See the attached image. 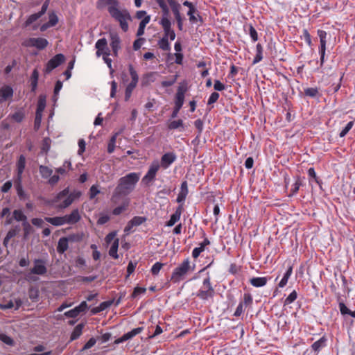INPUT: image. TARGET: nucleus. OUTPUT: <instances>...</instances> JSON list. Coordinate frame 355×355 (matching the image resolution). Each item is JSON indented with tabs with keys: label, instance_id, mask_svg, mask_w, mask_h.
<instances>
[{
	"label": "nucleus",
	"instance_id": "1",
	"mask_svg": "<svg viewBox=\"0 0 355 355\" xmlns=\"http://www.w3.org/2000/svg\"><path fill=\"white\" fill-rule=\"evenodd\" d=\"M139 178V173L133 172L119 178L113 192L112 201L116 203L121 197L129 195L135 189Z\"/></svg>",
	"mask_w": 355,
	"mask_h": 355
},
{
	"label": "nucleus",
	"instance_id": "2",
	"mask_svg": "<svg viewBox=\"0 0 355 355\" xmlns=\"http://www.w3.org/2000/svg\"><path fill=\"white\" fill-rule=\"evenodd\" d=\"M107 11L110 16L117 22L119 23L121 28L126 32L128 30V21H131L132 17L126 9H119V6L117 8H107Z\"/></svg>",
	"mask_w": 355,
	"mask_h": 355
},
{
	"label": "nucleus",
	"instance_id": "3",
	"mask_svg": "<svg viewBox=\"0 0 355 355\" xmlns=\"http://www.w3.org/2000/svg\"><path fill=\"white\" fill-rule=\"evenodd\" d=\"M195 269V265L193 266L190 265L189 259L187 258L184 260V261L180 264L177 268H175L172 273L171 279L174 282H178L180 280L183 279L184 277L189 272L193 271Z\"/></svg>",
	"mask_w": 355,
	"mask_h": 355
},
{
	"label": "nucleus",
	"instance_id": "4",
	"mask_svg": "<svg viewBox=\"0 0 355 355\" xmlns=\"http://www.w3.org/2000/svg\"><path fill=\"white\" fill-rule=\"evenodd\" d=\"M128 70L132 80L131 82L127 85L125 90V101H129L130 98L131 97L132 91L136 87L139 80L137 72L136 71V70L135 69L132 64H129Z\"/></svg>",
	"mask_w": 355,
	"mask_h": 355
},
{
	"label": "nucleus",
	"instance_id": "5",
	"mask_svg": "<svg viewBox=\"0 0 355 355\" xmlns=\"http://www.w3.org/2000/svg\"><path fill=\"white\" fill-rule=\"evenodd\" d=\"M48 44V40L42 37H30L24 40L21 43L24 47H35L38 50L44 49Z\"/></svg>",
	"mask_w": 355,
	"mask_h": 355
},
{
	"label": "nucleus",
	"instance_id": "6",
	"mask_svg": "<svg viewBox=\"0 0 355 355\" xmlns=\"http://www.w3.org/2000/svg\"><path fill=\"white\" fill-rule=\"evenodd\" d=\"M159 167L160 165L157 162L152 163V164L148 168V172L142 178V183L144 184L145 185L148 186L151 182L154 181L156 177V174L159 169Z\"/></svg>",
	"mask_w": 355,
	"mask_h": 355
},
{
	"label": "nucleus",
	"instance_id": "7",
	"mask_svg": "<svg viewBox=\"0 0 355 355\" xmlns=\"http://www.w3.org/2000/svg\"><path fill=\"white\" fill-rule=\"evenodd\" d=\"M49 1L50 0H46L42 6L40 11L37 13L31 15L28 17L26 21L24 22L23 26L25 28L29 26L33 22L36 21L38 19H40L42 15H44L48 9Z\"/></svg>",
	"mask_w": 355,
	"mask_h": 355
},
{
	"label": "nucleus",
	"instance_id": "8",
	"mask_svg": "<svg viewBox=\"0 0 355 355\" xmlns=\"http://www.w3.org/2000/svg\"><path fill=\"white\" fill-rule=\"evenodd\" d=\"M64 56L62 53H59L53 56L51 59H50L46 63L44 72L46 73H49L53 69H55L58 66H60L62 63L64 62Z\"/></svg>",
	"mask_w": 355,
	"mask_h": 355
},
{
	"label": "nucleus",
	"instance_id": "9",
	"mask_svg": "<svg viewBox=\"0 0 355 355\" xmlns=\"http://www.w3.org/2000/svg\"><path fill=\"white\" fill-rule=\"evenodd\" d=\"M318 35L320 37V45L319 47V53L320 55V67H322L324 64V56H325V51H326L327 33L324 31L318 30Z\"/></svg>",
	"mask_w": 355,
	"mask_h": 355
},
{
	"label": "nucleus",
	"instance_id": "10",
	"mask_svg": "<svg viewBox=\"0 0 355 355\" xmlns=\"http://www.w3.org/2000/svg\"><path fill=\"white\" fill-rule=\"evenodd\" d=\"M110 46L112 47L113 55H118V51L121 49V39L119 35L115 32L110 33Z\"/></svg>",
	"mask_w": 355,
	"mask_h": 355
},
{
	"label": "nucleus",
	"instance_id": "11",
	"mask_svg": "<svg viewBox=\"0 0 355 355\" xmlns=\"http://www.w3.org/2000/svg\"><path fill=\"white\" fill-rule=\"evenodd\" d=\"M88 309L87 304L85 301L82 302L78 306L64 313V315L67 318H76L80 313L85 311Z\"/></svg>",
	"mask_w": 355,
	"mask_h": 355
},
{
	"label": "nucleus",
	"instance_id": "12",
	"mask_svg": "<svg viewBox=\"0 0 355 355\" xmlns=\"http://www.w3.org/2000/svg\"><path fill=\"white\" fill-rule=\"evenodd\" d=\"M34 267L31 268V272L35 275H44L47 269L45 266V262L42 259H35Z\"/></svg>",
	"mask_w": 355,
	"mask_h": 355
},
{
	"label": "nucleus",
	"instance_id": "13",
	"mask_svg": "<svg viewBox=\"0 0 355 355\" xmlns=\"http://www.w3.org/2000/svg\"><path fill=\"white\" fill-rule=\"evenodd\" d=\"M176 158L177 156L173 152L166 153L161 157L160 166L166 169L175 161Z\"/></svg>",
	"mask_w": 355,
	"mask_h": 355
},
{
	"label": "nucleus",
	"instance_id": "14",
	"mask_svg": "<svg viewBox=\"0 0 355 355\" xmlns=\"http://www.w3.org/2000/svg\"><path fill=\"white\" fill-rule=\"evenodd\" d=\"M187 89V86L184 85H180L178 87L175 99V105L176 107H182L184 101V94Z\"/></svg>",
	"mask_w": 355,
	"mask_h": 355
},
{
	"label": "nucleus",
	"instance_id": "15",
	"mask_svg": "<svg viewBox=\"0 0 355 355\" xmlns=\"http://www.w3.org/2000/svg\"><path fill=\"white\" fill-rule=\"evenodd\" d=\"M13 96V89L9 85H4L0 88V103L5 102Z\"/></svg>",
	"mask_w": 355,
	"mask_h": 355
},
{
	"label": "nucleus",
	"instance_id": "16",
	"mask_svg": "<svg viewBox=\"0 0 355 355\" xmlns=\"http://www.w3.org/2000/svg\"><path fill=\"white\" fill-rule=\"evenodd\" d=\"M66 224H76L80 220V216L78 209H73L70 214L64 216Z\"/></svg>",
	"mask_w": 355,
	"mask_h": 355
},
{
	"label": "nucleus",
	"instance_id": "17",
	"mask_svg": "<svg viewBox=\"0 0 355 355\" xmlns=\"http://www.w3.org/2000/svg\"><path fill=\"white\" fill-rule=\"evenodd\" d=\"M107 6V8H117L119 6V2L117 0H98L96 1V8L98 10H102Z\"/></svg>",
	"mask_w": 355,
	"mask_h": 355
},
{
	"label": "nucleus",
	"instance_id": "18",
	"mask_svg": "<svg viewBox=\"0 0 355 355\" xmlns=\"http://www.w3.org/2000/svg\"><path fill=\"white\" fill-rule=\"evenodd\" d=\"M17 175L15 178H22V174L26 167V157L24 155H21L17 162Z\"/></svg>",
	"mask_w": 355,
	"mask_h": 355
},
{
	"label": "nucleus",
	"instance_id": "19",
	"mask_svg": "<svg viewBox=\"0 0 355 355\" xmlns=\"http://www.w3.org/2000/svg\"><path fill=\"white\" fill-rule=\"evenodd\" d=\"M14 184L19 198L21 200H25L26 198V194L23 189L22 178H15Z\"/></svg>",
	"mask_w": 355,
	"mask_h": 355
},
{
	"label": "nucleus",
	"instance_id": "20",
	"mask_svg": "<svg viewBox=\"0 0 355 355\" xmlns=\"http://www.w3.org/2000/svg\"><path fill=\"white\" fill-rule=\"evenodd\" d=\"M182 207L180 205L175 210V211L171 216V218L166 223V225L168 227H172L175 225L176 222H178L182 214Z\"/></svg>",
	"mask_w": 355,
	"mask_h": 355
},
{
	"label": "nucleus",
	"instance_id": "21",
	"mask_svg": "<svg viewBox=\"0 0 355 355\" xmlns=\"http://www.w3.org/2000/svg\"><path fill=\"white\" fill-rule=\"evenodd\" d=\"M214 289L213 287H210L209 289L205 288V290L200 289L197 293V296L201 300H207L209 298H211L214 295Z\"/></svg>",
	"mask_w": 355,
	"mask_h": 355
},
{
	"label": "nucleus",
	"instance_id": "22",
	"mask_svg": "<svg viewBox=\"0 0 355 355\" xmlns=\"http://www.w3.org/2000/svg\"><path fill=\"white\" fill-rule=\"evenodd\" d=\"M25 117V112L21 108L12 114L8 115V118L11 119L17 123H21Z\"/></svg>",
	"mask_w": 355,
	"mask_h": 355
},
{
	"label": "nucleus",
	"instance_id": "23",
	"mask_svg": "<svg viewBox=\"0 0 355 355\" xmlns=\"http://www.w3.org/2000/svg\"><path fill=\"white\" fill-rule=\"evenodd\" d=\"M327 338L325 336H322L318 340L314 342L312 345L311 348L315 352L318 353L322 348H324L326 346L327 343Z\"/></svg>",
	"mask_w": 355,
	"mask_h": 355
},
{
	"label": "nucleus",
	"instance_id": "24",
	"mask_svg": "<svg viewBox=\"0 0 355 355\" xmlns=\"http://www.w3.org/2000/svg\"><path fill=\"white\" fill-rule=\"evenodd\" d=\"M44 220L54 226H60L66 224L64 216L45 217Z\"/></svg>",
	"mask_w": 355,
	"mask_h": 355
},
{
	"label": "nucleus",
	"instance_id": "25",
	"mask_svg": "<svg viewBox=\"0 0 355 355\" xmlns=\"http://www.w3.org/2000/svg\"><path fill=\"white\" fill-rule=\"evenodd\" d=\"M159 24L162 25L164 30V38H168V35L173 31L171 28V22L170 19L160 20Z\"/></svg>",
	"mask_w": 355,
	"mask_h": 355
},
{
	"label": "nucleus",
	"instance_id": "26",
	"mask_svg": "<svg viewBox=\"0 0 355 355\" xmlns=\"http://www.w3.org/2000/svg\"><path fill=\"white\" fill-rule=\"evenodd\" d=\"M84 327V323H80L74 328L71 334L70 341L75 340L81 336Z\"/></svg>",
	"mask_w": 355,
	"mask_h": 355
},
{
	"label": "nucleus",
	"instance_id": "27",
	"mask_svg": "<svg viewBox=\"0 0 355 355\" xmlns=\"http://www.w3.org/2000/svg\"><path fill=\"white\" fill-rule=\"evenodd\" d=\"M67 238H60L58 243L57 252L60 254H63L69 248Z\"/></svg>",
	"mask_w": 355,
	"mask_h": 355
},
{
	"label": "nucleus",
	"instance_id": "28",
	"mask_svg": "<svg viewBox=\"0 0 355 355\" xmlns=\"http://www.w3.org/2000/svg\"><path fill=\"white\" fill-rule=\"evenodd\" d=\"M150 20V16H146L139 23V28L137 32V36L140 37L144 34V30L146 26L149 23Z\"/></svg>",
	"mask_w": 355,
	"mask_h": 355
},
{
	"label": "nucleus",
	"instance_id": "29",
	"mask_svg": "<svg viewBox=\"0 0 355 355\" xmlns=\"http://www.w3.org/2000/svg\"><path fill=\"white\" fill-rule=\"evenodd\" d=\"M268 278L266 277H253L250 279V284L254 287H262L266 284Z\"/></svg>",
	"mask_w": 355,
	"mask_h": 355
},
{
	"label": "nucleus",
	"instance_id": "30",
	"mask_svg": "<svg viewBox=\"0 0 355 355\" xmlns=\"http://www.w3.org/2000/svg\"><path fill=\"white\" fill-rule=\"evenodd\" d=\"M106 44V39L105 38H101L97 40L95 44V47L97 49L96 51V55L98 57H100L101 55H103V48L105 47Z\"/></svg>",
	"mask_w": 355,
	"mask_h": 355
},
{
	"label": "nucleus",
	"instance_id": "31",
	"mask_svg": "<svg viewBox=\"0 0 355 355\" xmlns=\"http://www.w3.org/2000/svg\"><path fill=\"white\" fill-rule=\"evenodd\" d=\"M46 107V96L40 95L38 98L36 113L42 114Z\"/></svg>",
	"mask_w": 355,
	"mask_h": 355
},
{
	"label": "nucleus",
	"instance_id": "32",
	"mask_svg": "<svg viewBox=\"0 0 355 355\" xmlns=\"http://www.w3.org/2000/svg\"><path fill=\"white\" fill-rule=\"evenodd\" d=\"M119 243V239H114L112 244V246L109 250L110 256H111L114 259H118V257H119L118 254H117Z\"/></svg>",
	"mask_w": 355,
	"mask_h": 355
},
{
	"label": "nucleus",
	"instance_id": "33",
	"mask_svg": "<svg viewBox=\"0 0 355 355\" xmlns=\"http://www.w3.org/2000/svg\"><path fill=\"white\" fill-rule=\"evenodd\" d=\"M292 272H293V268H292V266H289V268L287 269V270L284 273L283 278L279 282V285H278L279 287L283 288L286 285L288 280L290 278Z\"/></svg>",
	"mask_w": 355,
	"mask_h": 355
},
{
	"label": "nucleus",
	"instance_id": "34",
	"mask_svg": "<svg viewBox=\"0 0 355 355\" xmlns=\"http://www.w3.org/2000/svg\"><path fill=\"white\" fill-rule=\"evenodd\" d=\"M191 15L193 16V18L191 17V15H188L189 17V21L191 24H195L198 21H199L200 23L203 22V19L196 8H193V11L192 12Z\"/></svg>",
	"mask_w": 355,
	"mask_h": 355
},
{
	"label": "nucleus",
	"instance_id": "35",
	"mask_svg": "<svg viewBox=\"0 0 355 355\" xmlns=\"http://www.w3.org/2000/svg\"><path fill=\"white\" fill-rule=\"evenodd\" d=\"M13 218L17 221H24L27 220L26 216L23 213V211L20 209H15L12 213Z\"/></svg>",
	"mask_w": 355,
	"mask_h": 355
},
{
	"label": "nucleus",
	"instance_id": "36",
	"mask_svg": "<svg viewBox=\"0 0 355 355\" xmlns=\"http://www.w3.org/2000/svg\"><path fill=\"white\" fill-rule=\"evenodd\" d=\"M256 55L253 60V64L259 62L263 59V47L258 43L256 46Z\"/></svg>",
	"mask_w": 355,
	"mask_h": 355
},
{
	"label": "nucleus",
	"instance_id": "37",
	"mask_svg": "<svg viewBox=\"0 0 355 355\" xmlns=\"http://www.w3.org/2000/svg\"><path fill=\"white\" fill-rule=\"evenodd\" d=\"M39 171L43 178H48L51 177L53 173V171L51 168L43 165L40 166Z\"/></svg>",
	"mask_w": 355,
	"mask_h": 355
},
{
	"label": "nucleus",
	"instance_id": "38",
	"mask_svg": "<svg viewBox=\"0 0 355 355\" xmlns=\"http://www.w3.org/2000/svg\"><path fill=\"white\" fill-rule=\"evenodd\" d=\"M304 95L311 98L319 96V90L317 87H307L304 90Z\"/></svg>",
	"mask_w": 355,
	"mask_h": 355
},
{
	"label": "nucleus",
	"instance_id": "39",
	"mask_svg": "<svg viewBox=\"0 0 355 355\" xmlns=\"http://www.w3.org/2000/svg\"><path fill=\"white\" fill-rule=\"evenodd\" d=\"M22 227L24 230V237L27 238L33 232V228L31 224L26 220L22 223Z\"/></svg>",
	"mask_w": 355,
	"mask_h": 355
},
{
	"label": "nucleus",
	"instance_id": "40",
	"mask_svg": "<svg viewBox=\"0 0 355 355\" xmlns=\"http://www.w3.org/2000/svg\"><path fill=\"white\" fill-rule=\"evenodd\" d=\"M182 128L184 130V124L183 121L182 119H179L177 121H171L168 125V128L169 130H175Z\"/></svg>",
	"mask_w": 355,
	"mask_h": 355
},
{
	"label": "nucleus",
	"instance_id": "41",
	"mask_svg": "<svg viewBox=\"0 0 355 355\" xmlns=\"http://www.w3.org/2000/svg\"><path fill=\"white\" fill-rule=\"evenodd\" d=\"M155 73L150 72L144 75L142 79V85H148L155 81Z\"/></svg>",
	"mask_w": 355,
	"mask_h": 355
},
{
	"label": "nucleus",
	"instance_id": "42",
	"mask_svg": "<svg viewBox=\"0 0 355 355\" xmlns=\"http://www.w3.org/2000/svg\"><path fill=\"white\" fill-rule=\"evenodd\" d=\"M159 47L163 50V51H170L171 50V46L168 42V38H164L162 37L158 41L157 43Z\"/></svg>",
	"mask_w": 355,
	"mask_h": 355
},
{
	"label": "nucleus",
	"instance_id": "43",
	"mask_svg": "<svg viewBox=\"0 0 355 355\" xmlns=\"http://www.w3.org/2000/svg\"><path fill=\"white\" fill-rule=\"evenodd\" d=\"M83 233H76V234H69L68 236H66L67 239L68 240V242L74 243V242H79L83 239Z\"/></svg>",
	"mask_w": 355,
	"mask_h": 355
},
{
	"label": "nucleus",
	"instance_id": "44",
	"mask_svg": "<svg viewBox=\"0 0 355 355\" xmlns=\"http://www.w3.org/2000/svg\"><path fill=\"white\" fill-rule=\"evenodd\" d=\"M170 7L175 19L182 17L180 13L181 5L178 2L170 6Z\"/></svg>",
	"mask_w": 355,
	"mask_h": 355
},
{
	"label": "nucleus",
	"instance_id": "45",
	"mask_svg": "<svg viewBox=\"0 0 355 355\" xmlns=\"http://www.w3.org/2000/svg\"><path fill=\"white\" fill-rule=\"evenodd\" d=\"M58 22V17L54 12L49 13V21L48 23L50 26H55Z\"/></svg>",
	"mask_w": 355,
	"mask_h": 355
},
{
	"label": "nucleus",
	"instance_id": "46",
	"mask_svg": "<svg viewBox=\"0 0 355 355\" xmlns=\"http://www.w3.org/2000/svg\"><path fill=\"white\" fill-rule=\"evenodd\" d=\"M146 218L142 216H135L130 220V225L139 226L146 221Z\"/></svg>",
	"mask_w": 355,
	"mask_h": 355
},
{
	"label": "nucleus",
	"instance_id": "47",
	"mask_svg": "<svg viewBox=\"0 0 355 355\" xmlns=\"http://www.w3.org/2000/svg\"><path fill=\"white\" fill-rule=\"evenodd\" d=\"M69 195V188H66L57 194V196L54 200V202H56L62 200L64 198H67Z\"/></svg>",
	"mask_w": 355,
	"mask_h": 355
},
{
	"label": "nucleus",
	"instance_id": "48",
	"mask_svg": "<svg viewBox=\"0 0 355 355\" xmlns=\"http://www.w3.org/2000/svg\"><path fill=\"white\" fill-rule=\"evenodd\" d=\"M69 195V188H66L57 194V196L54 200V202H56L62 200L64 198H67Z\"/></svg>",
	"mask_w": 355,
	"mask_h": 355
},
{
	"label": "nucleus",
	"instance_id": "49",
	"mask_svg": "<svg viewBox=\"0 0 355 355\" xmlns=\"http://www.w3.org/2000/svg\"><path fill=\"white\" fill-rule=\"evenodd\" d=\"M132 337L131 336L130 331L124 334L121 337L119 338L118 339L115 340L114 344L118 345L120 343H122L126 340L132 339Z\"/></svg>",
	"mask_w": 355,
	"mask_h": 355
},
{
	"label": "nucleus",
	"instance_id": "50",
	"mask_svg": "<svg viewBox=\"0 0 355 355\" xmlns=\"http://www.w3.org/2000/svg\"><path fill=\"white\" fill-rule=\"evenodd\" d=\"M297 297V292L295 291H293L290 295L286 298L284 301V305H288L293 303Z\"/></svg>",
	"mask_w": 355,
	"mask_h": 355
},
{
	"label": "nucleus",
	"instance_id": "51",
	"mask_svg": "<svg viewBox=\"0 0 355 355\" xmlns=\"http://www.w3.org/2000/svg\"><path fill=\"white\" fill-rule=\"evenodd\" d=\"M354 125V121H349L347 123L346 126L341 130L339 134L340 137H345L349 131L352 128Z\"/></svg>",
	"mask_w": 355,
	"mask_h": 355
},
{
	"label": "nucleus",
	"instance_id": "52",
	"mask_svg": "<svg viewBox=\"0 0 355 355\" xmlns=\"http://www.w3.org/2000/svg\"><path fill=\"white\" fill-rule=\"evenodd\" d=\"M42 114L36 113L34 121V129L35 130H38L40 128L41 122H42Z\"/></svg>",
	"mask_w": 355,
	"mask_h": 355
},
{
	"label": "nucleus",
	"instance_id": "53",
	"mask_svg": "<svg viewBox=\"0 0 355 355\" xmlns=\"http://www.w3.org/2000/svg\"><path fill=\"white\" fill-rule=\"evenodd\" d=\"M62 87V83L60 80H58L55 83V85L53 91V100L55 101L57 100V96L58 95Z\"/></svg>",
	"mask_w": 355,
	"mask_h": 355
},
{
	"label": "nucleus",
	"instance_id": "54",
	"mask_svg": "<svg viewBox=\"0 0 355 355\" xmlns=\"http://www.w3.org/2000/svg\"><path fill=\"white\" fill-rule=\"evenodd\" d=\"M128 203H123V205L114 208L112 211V214L115 216L120 215L123 211L126 209Z\"/></svg>",
	"mask_w": 355,
	"mask_h": 355
},
{
	"label": "nucleus",
	"instance_id": "55",
	"mask_svg": "<svg viewBox=\"0 0 355 355\" xmlns=\"http://www.w3.org/2000/svg\"><path fill=\"white\" fill-rule=\"evenodd\" d=\"M302 185V182L300 179H297L295 182L293 184V187L291 189V193L289 196H293L297 193L300 186Z\"/></svg>",
	"mask_w": 355,
	"mask_h": 355
},
{
	"label": "nucleus",
	"instance_id": "56",
	"mask_svg": "<svg viewBox=\"0 0 355 355\" xmlns=\"http://www.w3.org/2000/svg\"><path fill=\"white\" fill-rule=\"evenodd\" d=\"M146 289L145 288L137 286L134 288L131 295L132 298H136L139 295L145 293Z\"/></svg>",
	"mask_w": 355,
	"mask_h": 355
},
{
	"label": "nucleus",
	"instance_id": "57",
	"mask_svg": "<svg viewBox=\"0 0 355 355\" xmlns=\"http://www.w3.org/2000/svg\"><path fill=\"white\" fill-rule=\"evenodd\" d=\"M249 34L253 42L258 40V34L252 24L249 25Z\"/></svg>",
	"mask_w": 355,
	"mask_h": 355
},
{
	"label": "nucleus",
	"instance_id": "58",
	"mask_svg": "<svg viewBox=\"0 0 355 355\" xmlns=\"http://www.w3.org/2000/svg\"><path fill=\"white\" fill-rule=\"evenodd\" d=\"M73 202V198L69 197L68 196L65 199L62 201V202L59 205V207L61 209H64L71 205Z\"/></svg>",
	"mask_w": 355,
	"mask_h": 355
},
{
	"label": "nucleus",
	"instance_id": "59",
	"mask_svg": "<svg viewBox=\"0 0 355 355\" xmlns=\"http://www.w3.org/2000/svg\"><path fill=\"white\" fill-rule=\"evenodd\" d=\"M163 266V263L160 262H156L151 268V272L153 275H158L159 272L160 271L161 268Z\"/></svg>",
	"mask_w": 355,
	"mask_h": 355
},
{
	"label": "nucleus",
	"instance_id": "60",
	"mask_svg": "<svg viewBox=\"0 0 355 355\" xmlns=\"http://www.w3.org/2000/svg\"><path fill=\"white\" fill-rule=\"evenodd\" d=\"M28 296L33 301H36L39 297L38 290L31 288L28 291Z\"/></svg>",
	"mask_w": 355,
	"mask_h": 355
},
{
	"label": "nucleus",
	"instance_id": "61",
	"mask_svg": "<svg viewBox=\"0 0 355 355\" xmlns=\"http://www.w3.org/2000/svg\"><path fill=\"white\" fill-rule=\"evenodd\" d=\"M100 193L98 186L96 184L92 185L89 189V198L93 199Z\"/></svg>",
	"mask_w": 355,
	"mask_h": 355
},
{
	"label": "nucleus",
	"instance_id": "62",
	"mask_svg": "<svg viewBox=\"0 0 355 355\" xmlns=\"http://www.w3.org/2000/svg\"><path fill=\"white\" fill-rule=\"evenodd\" d=\"M160 8H161L162 12V17L161 20L169 19H168L169 8H168V6L166 4L163 6H161Z\"/></svg>",
	"mask_w": 355,
	"mask_h": 355
},
{
	"label": "nucleus",
	"instance_id": "63",
	"mask_svg": "<svg viewBox=\"0 0 355 355\" xmlns=\"http://www.w3.org/2000/svg\"><path fill=\"white\" fill-rule=\"evenodd\" d=\"M96 343V340L94 338H91L83 346L81 351H85L92 347Z\"/></svg>",
	"mask_w": 355,
	"mask_h": 355
},
{
	"label": "nucleus",
	"instance_id": "64",
	"mask_svg": "<svg viewBox=\"0 0 355 355\" xmlns=\"http://www.w3.org/2000/svg\"><path fill=\"white\" fill-rule=\"evenodd\" d=\"M302 37L304 39L305 42L309 46L312 45L311 37L307 29L303 30V35Z\"/></svg>",
	"mask_w": 355,
	"mask_h": 355
}]
</instances>
